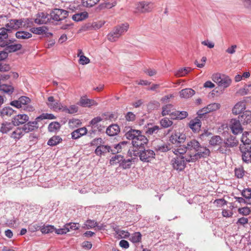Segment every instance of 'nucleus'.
<instances>
[{"label": "nucleus", "mask_w": 251, "mask_h": 251, "mask_svg": "<svg viewBox=\"0 0 251 251\" xmlns=\"http://www.w3.org/2000/svg\"><path fill=\"white\" fill-rule=\"evenodd\" d=\"M129 25L127 23L118 25L107 35V39L110 42L116 41L122 35L125 34L128 30Z\"/></svg>", "instance_id": "1"}, {"label": "nucleus", "mask_w": 251, "mask_h": 251, "mask_svg": "<svg viewBox=\"0 0 251 251\" xmlns=\"http://www.w3.org/2000/svg\"><path fill=\"white\" fill-rule=\"evenodd\" d=\"M189 158V154L185 156H176L173 158L171 160V164L173 168L177 171H182L186 167V162H190L188 161Z\"/></svg>", "instance_id": "2"}, {"label": "nucleus", "mask_w": 251, "mask_h": 251, "mask_svg": "<svg viewBox=\"0 0 251 251\" xmlns=\"http://www.w3.org/2000/svg\"><path fill=\"white\" fill-rule=\"evenodd\" d=\"M210 153V151L206 147L201 146L200 144V147L197 148L195 154H192L189 153L188 161L194 162L202 157H206L207 156H208Z\"/></svg>", "instance_id": "3"}, {"label": "nucleus", "mask_w": 251, "mask_h": 251, "mask_svg": "<svg viewBox=\"0 0 251 251\" xmlns=\"http://www.w3.org/2000/svg\"><path fill=\"white\" fill-rule=\"evenodd\" d=\"M141 149L139 152L135 153L136 151H134V155L136 156L139 154L140 159L143 162H148L151 159L154 158L155 153L151 150H145V147L143 148H138Z\"/></svg>", "instance_id": "4"}, {"label": "nucleus", "mask_w": 251, "mask_h": 251, "mask_svg": "<svg viewBox=\"0 0 251 251\" xmlns=\"http://www.w3.org/2000/svg\"><path fill=\"white\" fill-rule=\"evenodd\" d=\"M68 11L67 10L55 8L50 13V18L55 21H61L68 16Z\"/></svg>", "instance_id": "5"}, {"label": "nucleus", "mask_w": 251, "mask_h": 251, "mask_svg": "<svg viewBox=\"0 0 251 251\" xmlns=\"http://www.w3.org/2000/svg\"><path fill=\"white\" fill-rule=\"evenodd\" d=\"M136 134L137 135L135 136L132 143L133 146L138 148H143L144 146L147 145L149 140L145 135L142 134L141 131L138 130V133Z\"/></svg>", "instance_id": "6"}, {"label": "nucleus", "mask_w": 251, "mask_h": 251, "mask_svg": "<svg viewBox=\"0 0 251 251\" xmlns=\"http://www.w3.org/2000/svg\"><path fill=\"white\" fill-rule=\"evenodd\" d=\"M153 8V3L151 2L141 1L136 4V10L137 12L145 13L151 12Z\"/></svg>", "instance_id": "7"}, {"label": "nucleus", "mask_w": 251, "mask_h": 251, "mask_svg": "<svg viewBox=\"0 0 251 251\" xmlns=\"http://www.w3.org/2000/svg\"><path fill=\"white\" fill-rule=\"evenodd\" d=\"M240 150L242 153L243 161L247 163L251 162V146L241 145Z\"/></svg>", "instance_id": "8"}, {"label": "nucleus", "mask_w": 251, "mask_h": 251, "mask_svg": "<svg viewBox=\"0 0 251 251\" xmlns=\"http://www.w3.org/2000/svg\"><path fill=\"white\" fill-rule=\"evenodd\" d=\"M229 127L234 135L241 133L243 130L240 120L232 119L230 121Z\"/></svg>", "instance_id": "9"}, {"label": "nucleus", "mask_w": 251, "mask_h": 251, "mask_svg": "<svg viewBox=\"0 0 251 251\" xmlns=\"http://www.w3.org/2000/svg\"><path fill=\"white\" fill-rule=\"evenodd\" d=\"M23 23L24 19H11L5 26L7 28L10 30L9 32L11 33L13 30H16L20 28L22 26Z\"/></svg>", "instance_id": "10"}, {"label": "nucleus", "mask_w": 251, "mask_h": 251, "mask_svg": "<svg viewBox=\"0 0 251 251\" xmlns=\"http://www.w3.org/2000/svg\"><path fill=\"white\" fill-rule=\"evenodd\" d=\"M29 120V117L25 114H18L12 118V122L14 126L25 125Z\"/></svg>", "instance_id": "11"}, {"label": "nucleus", "mask_w": 251, "mask_h": 251, "mask_svg": "<svg viewBox=\"0 0 251 251\" xmlns=\"http://www.w3.org/2000/svg\"><path fill=\"white\" fill-rule=\"evenodd\" d=\"M0 47L5 48V50L9 53L16 52L21 50L22 45L20 44H9V42H3Z\"/></svg>", "instance_id": "12"}, {"label": "nucleus", "mask_w": 251, "mask_h": 251, "mask_svg": "<svg viewBox=\"0 0 251 251\" xmlns=\"http://www.w3.org/2000/svg\"><path fill=\"white\" fill-rule=\"evenodd\" d=\"M50 19V14L41 12L37 14L34 22L38 25L45 24L48 23Z\"/></svg>", "instance_id": "13"}, {"label": "nucleus", "mask_w": 251, "mask_h": 251, "mask_svg": "<svg viewBox=\"0 0 251 251\" xmlns=\"http://www.w3.org/2000/svg\"><path fill=\"white\" fill-rule=\"evenodd\" d=\"M40 121L37 120V118L33 122H28L26 124H25L23 126V130L25 133H28L34 131L35 129H38L39 127L38 122Z\"/></svg>", "instance_id": "14"}, {"label": "nucleus", "mask_w": 251, "mask_h": 251, "mask_svg": "<svg viewBox=\"0 0 251 251\" xmlns=\"http://www.w3.org/2000/svg\"><path fill=\"white\" fill-rule=\"evenodd\" d=\"M48 102H47V105L50 109L55 111L60 110L61 109V104L58 100H55L52 96H50L48 98Z\"/></svg>", "instance_id": "15"}, {"label": "nucleus", "mask_w": 251, "mask_h": 251, "mask_svg": "<svg viewBox=\"0 0 251 251\" xmlns=\"http://www.w3.org/2000/svg\"><path fill=\"white\" fill-rule=\"evenodd\" d=\"M201 123L200 119L196 117L191 120L189 123V127L194 132H198L200 131Z\"/></svg>", "instance_id": "16"}, {"label": "nucleus", "mask_w": 251, "mask_h": 251, "mask_svg": "<svg viewBox=\"0 0 251 251\" xmlns=\"http://www.w3.org/2000/svg\"><path fill=\"white\" fill-rule=\"evenodd\" d=\"M238 141L236 137L230 135L226 138L224 141V143L226 145L228 148L236 147L238 145Z\"/></svg>", "instance_id": "17"}, {"label": "nucleus", "mask_w": 251, "mask_h": 251, "mask_svg": "<svg viewBox=\"0 0 251 251\" xmlns=\"http://www.w3.org/2000/svg\"><path fill=\"white\" fill-rule=\"evenodd\" d=\"M87 133V129L85 127H81L75 130L71 133V137L73 139H77Z\"/></svg>", "instance_id": "18"}, {"label": "nucleus", "mask_w": 251, "mask_h": 251, "mask_svg": "<svg viewBox=\"0 0 251 251\" xmlns=\"http://www.w3.org/2000/svg\"><path fill=\"white\" fill-rule=\"evenodd\" d=\"M78 104L84 107H90L91 106L97 105V103L94 100L87 99L85 97H81Z\"/></svg>", "instance_id": "19"}, {"label": "nucleus", "mask_w": 251, "mask_h": 251, "mask_svg": "<svg viewBox=\"0 0 251 251\" xmlns=\"http://www.w3.org/2000/svg\"><path fill=\"white\" fill-rule=\"evenodd\" d=\"M120 131L119 126L117 124H112L106 129V133L110 136H113L118 134Z\"/></svg>", "instance_id": "20"}, {"label": "nucleus", "mask_w": 251, "mask_h": 251, "mask_svg": "<svg viewBox=\"0 0 251 251\" xmlns=\"http://www.w3.org/2000/svg\"><path fill=\"white\" fill-rule=\"evenodd\" d=\"M246 109L245 102L239 101L237 102L232 108V113L235 115L242 114Z\"/></svg>", "instance_id": "21"}, {"label": "nucleus", "mask_w": 251, "mask_h": 251, "mask_svg": "<svg viewBox=\"0 0 251 251\" xmlns=\"http://www.w3.org/2000/svg\"><path fill=\"white\" fill-rule=\"evenodd\" d=\"M188 115V113L185 111H175L170 114V116L173 119L182 120L186 118Z\"/></svg>", "instance_id": "22"}, {"label": "nucleus", "mask_w": 251, "mask_h": 251, "mask_svg": "<svg viewBox=\"0 0 251 251\" xmlns=\"http://www.w3.org/2000/svg\"><path fill=\"white\" fill-rule=\"evenodd\" d=\"M195 94V91L191 88H185L179 92V96L181 98L189 99Z\"/></svg>", "instance_id": "23"}, {"label": "nucleus", "mask_w": 251, "mask_h": 251, "mask_svg": "<svg viewBox=\"0 0 251 251\" xmlns=\"http://www.w3.org/2000/svg\"><path fill=\"white\" fill-rule=\"evenodd\" d=\"M10 30L5 26L0 28V45L3 42H6V39L8 38V34L10 33Z\"/></svg>", "instance_id": "24"}, {"label": "nucleus", "mask_w": 251, "mask_h": 251, "mask_svg": "<svg viewBox=\"0 0 251 251\" xmlns=\"http://www.w3.org/2000/svg\"><path fill=\"white\" fill-rule=\"evenodd\" d=\"M199 147H200V143L195 139L188 142L186 146L187 151H194V152L196 151Z\"/></svg>", "instance_id": "25"}, {"label": "nucleus", "mask_w": 251, "mask_h": 251, "mask_svg": "<svg viewBox=\"0 0 251 251\" xmlns=\"http://www.w3.org/2000/svg\"><path fill=\"white\" fill-rule=\"evenodd\" d=\"M14 126L12 121L11 122H4L1 125L0 131L3 134H6L11 130Z\"/></svg>", "instance_id": "26"}, {"label": "nucleus", "mask_w": 251, "mask_h": 251, "mask_svg": "<svg viewBox=\"0 0 251 251\" xmlns=\"http://www.w3.org/2000/svg\"><path fill=\"white\" fill-rule=\"evenodd\" d=\"M111 148L109 146L99 145L95 150V152L97 155H101L102 154L111 152Z\"/></svg>", "instance_id": "27"}, {"label": "nucleus", "mask_w": 251, "mask_h": 251, "mask_svg": "<svg viewBox=\"0 0 251 251\" xmlns=\"http://www.w3.org/2000/svg\"><path fill=\"white\" fill-rule=\"evenodd\" d=\"M172 151L176 156H185V154H187V155L189 154L188 153H186L187 150L186 146L184 145H179L177 147V148L174 149Z\"/></svg>", "instance_id": "28"}, {"label": "nucleus", "mask_w": 251, "mask_h": 251, "mask_svg": "<svg viewBox=\"0 0 251 251\" xmlns=\"http://www.w3.org/2000/svg\"><path fill=\"white\" fill-rule=\"evenodd\" d=\"M88 17V14L87 12H82L75 13L72 16V19L75 22H80L83 21Z\"/></svg>", "instance_id": "29"}, {"label": "nucleus", "mask_w": 251, "mask_h": 251, "mask_svg": "<svg viewBox=\"0 0 251 251\" xmlns=\"http://www.w3.org/2000/svg\"><path fill=\"white\" fill-rule=\"evenodd\" d=\"M242 145H245L246 146H251V131H245L243 133L241 138Z\"/></svg>", "instance_id": "30"}, {"label": "nucleus", "mask_w": 251, "mask_h": 251, "mask_svg": "<svg viewBox=\"0 0 251 251\" xmlns=\"http://www.w3.org/2000/svg\"><path fill=\"white\" fill-rule=\"evenodd\" d=\"M238 118L242 122L247 124L251 121V111H245Z\"/></svg>", "instance_id": "31"}, {"label": "nucleus", "mask_w": 251, "mask_h": 251, "mask_svg": "<svg viewBox=\"0 0 251 251\" xmlns=\"http://www.w3.org/2000/svg\"><path fill=\"white\" fill-rule=\"evenodd\" d=\"M242 196L245 199L247 204H251V188H245L241 192Z\"/></svg>", "instance_id": "32"}, {"label": "nucleus", "mask_w": 251, "mask_h": 251, "mask_svg": "<svg viewBox=\"0 0 251 251\" xmlns=\"http://www.w3.org/2000/svg\"><path fill=\"white\" fill-rule=\"evenodd\" d=\"M32 36L31 33L23 30L18 31L15 34V36L17 39L22 40L28 39L30 38Z\"/></svg>", "instance_id": "33"}, {"label": "nucleus", "mask_w": 251, "mask_h": 251, "mask_svg": "<svg viewBox=\"0 0 251 251\" xmlns=\"http://www.w3.org/2000/svg\"><path fill=\"white\" fill-rule=\"evenodd\" d=\"M209 143L212 146L220 145L223 143V139L219 135L212 136L209 140Z\"/></svg>", "instance_id": "34"}, {"label": "nucleus", "mask_w": 251, "mask_h": 251, "mask_svg": "<svg viewBox=\"0 0 251 251\" xmlns=\"http://www.w3.org/2000/svg\"><path fill=\"white\" fill-rule=\"evenodd\" d=\"M24 133L22 127H17L16 129L11 133V137L15 140H19L24 136Z\"/></svg>", "instance_id": "35"}, {"label": "nucleus", "mask_w": 251, "mask_h": 251, "mask_svg": "<svg viewBox=\"0 0 251 251\" xmlns=\"http://www.w3.org/2000/svg\"><path fill=\"white\" fill-rule=\"evenodd\" d=\"M128 128L129 129L126 132L125 136L126 139L131 140L132 142L135 138V136L137 135L136 133H138V130L132 129L130 127L127 128V129Z\"/></svg>", "instance_id": "36"}, {"label": "nucleus", "mask_w": 251, "mask_h": 251, "mask_svg": "<svg viewBox=\"0 0 251 251\" xmlns=\"http://www.w3.org/2000/svg\"><path fill=\"white\" fill-rule=\"evenodd\" d=\"M0 91L11 95L14 91V88L11 85L3 84L0 86Z\"/></svg>", "instance_id": "37"}, {"label": "nucleus", "mask_w": 251, "mask_h": 251, "mask_svg": "<svg viewBox=\"0 0 251 251\" xmlns=\"http://www.w3.org/2000/svg\"><path fill=\"white\" fill-rule=\"evenodd\" d=\"M218 85L223 88L228 87L231 83V79L227 76L222 75Z\"/></svg>", "instance_id": "38"}, {"label": "nucleus", "mask_w": 251, "mask_h": 251, "mask_svg": "<svg viewBox=\"0 0 251 251\" xmlns=\"http://www.w3.org/2000/svg\"><path fill=\"white\" fill-rule=\"evenodd\" d=\"M133 162H134L133 158L126 159L124 157L122 161L120 163V167L125 170L129 169Z\"/></svg>", "instance_id": "39"}, {"label": "nucleus", "mask_w": 251, "mask_h": 251, "mask_svg": "<svg viewBox=\"0 0 251 251\" xmlns=\"http://www.w3.org/2000/svg\"><path fill=\"white\" fill-rule=\"evenodd\" d=\"M14 110L11 107L7 106L3 107L1 109L0 114L2 117H4L5 116L10 117L14 113Z\"/></svg>", "instance_id": "40"}, {"label": "nucleus", "mask_w": 251, "mask_h": 251, "mask_svg": "<svg viewBox=\"0 0 251 251\" xmlns=\"http://www.w3.org/2000/svg\"><path fill=\"white\" fill-rule=\"evenodd\" d=\"M102 120V119L99 116L95 117L93 118L89 123L90 125L91 126L92 128H97L99 131H100L101 130L100 127L99 126V124Z\"/></svg>", "instance_id": "41"}, {"label": "nucleus", "mask_w": 251, "mask_h": 251, "mask_svg": "<svg viewBox=\"0 0 251 251\" xmlns=\"http://www.w3.org/2000/svg\"><path fill=\"white\" fill-rule=\"evenodd\" d=\"M62 139L59 136H53L48 141V145L50 146H55L60 143Z\"/></svg>", "instance_id": "42"}, {"label": "nucleus", "mask_w": 251, "mask_h": 251, "mask_svg": "<svg viewBox=\"0 0 251 251\" xmlns=\"http://www.w3.org/2000/svg\"><path fill=\"white\" fill-rule=\"evenodd\" d=\"M172 148V146L170 144H163L156 146L154 147V149L157 151L164 152L169 151Z\"/></svg>", "instance_id": "43"}, {"label": "nucleus", "mask_w": 251, "mask_h": 251, "mask_svg": "<svg viewBox=\"0 0 251 251\" xmlns=\"http://www.w3.org/2000/svg\"><path fill=\"white\" fill-rule=\"evenodd\" d=\"M30 31L36 34L40 35L44 33H46V31L48 30L47 27L43 26L38 27H32L30 29Z\"/></svg>", "instance_id": "44"}, {"label": "nucleus", "mask_w": 251, "mask_h": 251, "mask_svg": "<svg viewBox=\"0 0 251 251\" xmlns=\"http://www.w3.org/2000/svg\"><path fill=\"white\" fill-rule=\"evenodd\" d=\"M55 229V228L53 226L48 225L46 226L44 225L42 226L40 228V231L43 234H48L53 232Z\"/></svg>", "instance_id": "45"}, {"label": "nucleus", "mask_w": 251, "mask_h": 251, "mask_svg": "<svg viewBox=\"0 0 251 251\" xmlns=\"http://www.w3.org/2000/svg\"><path fill=\"white\" fill-rule=\"evenodd\" d=\"M61 127L60 124L57 122H53L50 123L48 126V130L50 132H55L58 130Z\"/></svg>", "instance_id": "46"}, {"label": "nucleus", "mask_w": 251, "mask_h": 251, "mask_svg": "<svg viewBox=\"0 0 251 251\" xmlns=\"http://www.w3.org/2000/svg\"><path fill=\"white\" fill-rule=\"evenodd\" d=\"M174 109V105L171 104H166L162 107V115L165 116L170 115L172 112V111Z\"/></svg>", "instance_id": "47"}, {"label": "nucleus", "mask_w": 251, "mask_h": 251, "mask_svg": "<svg viewBox=\"0 0 251 251\" xmlns=\"http://www.w3.org/2000/svg\"><path fill=\"white\" fill-rule=\"evenodd\" d=\"M124 156L121 155H116L110 160L111 165L119 164L120 167V163L122 161Z\"/></svg>", "instance_id": "48"}, {"label": "nucleus", "mask_w": 251, "mask_h": 251, "mask_svg": "<svg viewBox=\"0 0 251 251\" xmlns=\"http://www.w3.org/2000/svg\"><path fill=\"white\" fill-rule=\"evenodd\" d=\"M159 129L160 128L158 126H154L151 127H148L145 132L147 135H153V134H156Z\"/></svg>", "instance_id": "49"}, {"label": "nucleus", "mask_w": 251, "mask_h": 251, "mask_svg": "<svg viewBox=\"0 0 251 251\" xmlns=\"http://www.w3.org/2000/svg\"><path fill=\"white\" fill-rule=\"evenodd\" d=\"M192 69L190 67H185L179 69L175 74L177 77H181L184 76L190 72Z\"/></svg>", "instance_id": "50"}, {"label": "nucleus", "mask_w": 251, "mask_h": 251, "mask_svg": "<svg viewBox=\"0 0 251 251\" xmlns=\"http://www.w3.org/2000/svg\"><path fill=\"white\" fill-rule=\"evenodd\" d=\"M97 223L95 220H87L83 226V228L86 229H90L96 227Z\"/></svg>", "instance_id": "51"}, {"label": "nucleus", "mask_w": 251, "mask_h": 251, "mask_svg": "<svg viewBox=\"0 0 251 251\" xmlns=\"http://www.w3.org/2000/svg\"><path fill=\"white\" fill-rule=\"evenodd\" d=\"M127 142L126 141H123L120 142L119 144L115 145L114 148L111 149V152L113 154L119 152L121 151L122 146H125Z\"/></svg>", "instance_id": "52"}, {"label": "nucleus", "mask_w": 251, "mask_h": 251, "mask_svg": "<svg viewBox=\"0 0 251 251\" xmlns=\"http://www.w3.org/2000/svg\"><path fill=\"white\" fill-rule=\"evenodd\" d=\"M208 113H210L208 110L207 107H204L199 110L197 112V114L198 115V118L201 119L202 118H206V114Z\"/></svg>", "instance_id": "53"}, {"label": "nucleus", "mask_w": 251, "mask_h": 251, "mask_svg": "<svg viewBox=\"0 0 251 251\" xmlns=\"http://www.w3.org/2000/svg\"><path fill=\"white\" fill-rule=\"evenodd\" d=\"M100 0H82V4L83 6L91 7L96 4Z\"/></svg>", "instance_id": "54"}, {"label": "nucleus", "mask_w": 251, "mask_h": 251, "mask_svg": "<svg viewBox=\"0 0 251 251\" xmlns=\"http://www.w3.org/2000/svg\"><path fill=\"white\" fill-rule=\"evenodd\" d=\"M142 235L139 232H134L130 237V240L133 243H138L141 240Z\"/></svg>", "instance_id": "55"}, {"label": "nucleus", "mask_w": 251, "mask_h": 251, "mask_svg": "<svg viewBox=\"0 0 251 251\" xmlns=\"http://www.w3.org/2000/svg\"><path fill=\"white\" fill-rule=\"evenodd\" d=\"M160 123L161 126L164 128L169 127L173 125V122L166 117L162 119L160 121Z\"/></svg>", "instance_id": "56"}, {"label": "nucleus", "mask_w": 251, "mask_h": 251, "mask_svg": "<svg viewBox=\"0 0 251 251\" xmlns=\"http://www.w3.org/2000/svg\"><path fill=\"white\" fill-rule=\"evenodd\" d=\"M207 108L208 111L209 112L215 111L218 109H219L221 107V105L219 103L214 102L212 103H210L208 104L207 106Z\"/></svg>", "instance_id": "57"}, {"label": "nucleus", "mask_w": 251, "mask_h": 251, "mask_svg": "<svg viewBox=\"0 0 251 251\" xmlns=\"http://www.w3.org/2000/svg\"><path fill=\"white\" fill-rule=\"evenodd\" d=\"M235 176L238 178H242L245 175V171L242 167L235 168L234 170Z\"/></svg>", "instance_id": "58"}, {"label": "nucleus", "mask_w": 251, "mask_h": 251, "mask_svg": "<svg viewBox=\"0 0 251 251\" xmlns=\"http://www.w3.org/2000/svg\"><path fill=\"white\" fill-rule=\"evenodd\" d=\"M69 125L70 127H77L81 125V122L78 119L73 118L69 121Z\"/></svg>", "instance_id": "59"}, {"label": "nucleus", "mask_w": 251, "mask_h": 251, "mask_svg": "<svg viewBox=\"0 0 251 251\" xmlns=\"http://www.w3.org/2000/svg\"><path fill=\"white\" fill-rule=\"evenodd\" d=\"M55 117L52 114L43 113L37 117V120L40 121L43 119H54Z\"/></svg>", "instance_id": "60"}, {"label": "nucleus", "mask_w": 251, "mask_h": 251, "mask_svg": "<svg viewBox=\"0 0 251 251\" xmlns=\"http://www.w3.org/2000/svg\"><path fill=\"white\" fill-rule=\"evenodd\" d=\"M217 151L222 154H226L229 152L230 150L227 146H226V145L224 143L223 144H221L220 145V147L217 149Z\"/></svg>", "instance_id": "61"}, {"label": "nucleus", "mask_w": 251, "mask_h": 251, "mask_svg": "<svg viewBox=\"0 0 251 251\" xmlns=\"http://www.w3.org/2000/svg\"><path fill=\"white\" fill-rule=\"evenodd\" d=\"M240 91L242 95H246L249 93L251 91V82L246 84L244 88Z\"/></svg>", "instance_id": "62"}, {"label": "nucleus", "mask_w": 251, "mask_h": 251, "mask_svg": "<svg viewBox=\"0 0 251 251\" xmlns=\"http://www.w3.org/2000/svg\"><path fill=\"white\" fill-rule=\"evenodd\" d=\"M125 118L127 121L133 122L135 120V115L131 112H128L125 115Z\"/></svg>", "instance_id": "63"}, {"label": "nucleus", "mask_w": 251, "mask_h": 251, "mask_svg": "<svg viewBox=\"0 0 251 251\" xmlns=\"http://www.w3.org/2000/svg\"><path fill=\"white\" fill-rule=\"evenodd\" d=\"M19 102L22 105H26L30 102V99L27 97L22 96L19 98Z\"/></svg>", "instance_id": "64"}]
</instances>
